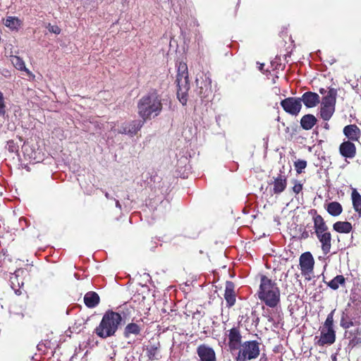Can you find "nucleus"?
I'll use <instances>...</instances> for the list:
<instances>
[{
  "label": "nucleus",
  "mask_w": 361,
  "mask_h": 361,
  "mask_svg": "<svg viewBox=\"0 0 361 361\" xmlns=\"http://www.w3.org/2000/svg\"><path fill=\"white\" fill-rule=\"evenodd\" d=\"M288 184V176L281 169L280 173L276 177H273V181L269 185L273 186L272 192L275 195H279L285 191Z\"/></svg>",
  "instance_id": "obj_14"
},
{
  "label": "nucleus",
  "mask_w": 361,
  "mask_h": 361,
  "mask_svg": "<svg viewBox=\"0 0 361 361\" xmlns=\"http://www.w3.org/2000/svg\"><path fill=\"white\" fill-rule=\"evenodd\" d=\"M309 214L312 217V221L314 224V233L316 236H319V235H322V233L327 234L328 233L331 232L326 221L322 217V216L317 212L316 209H310Z\"/></svg>",
  "instance_id": "obj_10"
},
{
  "label": "nucleus",
  "mask_w": 361,
  "mask_h": 361,
  "mask_svg": "<svg viewBox=\"0 0 361 361\" xmlns=\"http://www.w3.org/2000/svg\"><path fill=\"white\" fill-rule=\"evenodd\" d=\"M299 265L302 275L310 280V274L313 273L314 267V259L310 252H303L300 256Z\"/></svg>",
  "instance_id": "obj_8"
},
{
  "label": "nucleus",
  "mask_w": 361,
  "mask_h": 361,
  "mask_svg": "<svg viewBox=\"0 0 361 361\" xmlns=\"http://www.w3.org/2000/svg\"><path fill=\"white\" fill-rule=\"evenodd\" d=\"M361 324V310L348 305L341 313L340 326L345 330Z\"/></svg>",
  "instance_id": "obj_7"
},
{
  "label": "nucleus",
  "mask_w": 361,
  "mask_h": 361,
  "mask_svg": "<svg viewBox=\"0 0 361 361\" xmlns=\"http://www.w3.org/2000/svg\"><path fill=\"white\" fill-rule=\"evenodd\" d=\"M142 328L136 323L128 324L123 330V336L128 338L131 335L138 336L140 334Z\"/></svg>",
  "instance_id": "obj_31"
},
{
  "label": "nucleus",
  "mask_w": 361,
  "mask_h": 361,
  "mask_svg": "<svg viewBox=\"0 0 361 361\" xmlns=\"http://www.w3.org/2000/svg\"><path fill=\"white\" fill-rule=\"evenodd\" d=\"M293 183L294 185L292 188V190L295 195H298L302 190V184L297 180H294Z\"/></svg>",
  "instance_id": "obj_37"
},
{
  "label": "nucleus",
  "mask_w": 361,
  "mask_h": 361,
  "mask_svg": "<svg viewBox=\"0 0 361 361\" xmlns=\"http://www.w3.org/2000/svg\"><path fill=\"white\" fill-rule=\"evenodd\" d=\"M317 123V118L310 114L304 115L300 119V126L305 130H311Z\"/></svg>",
  "instance_id": "obj_27"
},
{
  "label": "nucleus",
  "mask_w": 361,
  "mask_h": 361,
  "mask_svg": "<svg viewBox=\"0 0 361 361\" xmlns=\"http://www.w3.org/2000/svg\"><path fill=\"white\" fill-rule=\"evenodd\" d=\"M337 97V90L333 87H329L327 94L322 99V105L336 106Z\"/></svg>",
  "instance_id": "obj_24"
},
{
  "label": "nucleus",
  "mask_w": 361,
  "mask_h": 361,
  "mask_svg": "<svg viewBox=\"0 0 361 361\" xmlns=\"http://www.w3.org/2000/svg\"><path fill=\"white\" fill-rule=\"evenodd\" d=\"M338 150L340 154L345 159H353L357 153L356 146L350 140H344L339 145Z\"/></svg>",
  "instance_id": "obj_16"
},
{
  "label": "nucleus",
  "mask_w": 361,
  "mask_h": 361,
  "mask_svg": "<svg viewBox=\"0 0 361 361\" xmlns=\"http://www.w3.org/2000/svg\"><path fill=\"white\" fill-rule=\"evenodd\" d=\"M161 111V96L156 89L142 97L137 102V113L144 121L150 119L153 114L157 116Z\"/></svg>",
  "instance_id": "obj_2"
},
{
  "label": "nucleus",
  "mask_w": 361,
  "mask_h": 361,
  "mask_svg": "<svg viewBox=\"0 0 361 361\" xmlns=\"http://www.w3.org/2000/svg\"><path fill=\"white\" fill-rule=\"evenodd\" d=\"M235 286L232 281H227L226 282V289L224 293V298L226 302L228 307H233L236 301V295L234 291Z\"/></svg>",
  "instance_id": "obj_22"
},
{
  "label": "nucleus",
  "mask_w": 361,
  "mask_h": 361,
  "mask_svg": "<svg viewBox=\"0 0 361 361\" xmlns=\"http://www.w3.org/2000/svg\"><path fill=\"white\" fill-rule=\"evenodd\" d=\"M261 343L257 341H246L240 346L235 361H247L257 358Z\"/></svg>",
  "instance_id": "obj_6"
},
{
  "label": "nucleus",
  "mask_w": 361,
  "mask_h": 361,
  "mask_svg": "<svg viewBox=\"0 0 361 361\" xmlns=\"http://www.w3.org/2000/svg\"><path fill=\"white\" fill-rule=\"evenodd\" d=\"M122 322V317L118 312L107 310L95 329L94 333L101 338H106L115 335Z\"/></svg>",
  "instance_id": "obj_3"
},
{
  "label": "nucleus",
  "mask_w": 361,
  "mask_h": 361,
  "mask_svg": "<svg viewBox=\"0 0 361 361\" xmlns=\"http://www.w3.org/2000/svg\"><path fill=\"white\" fill-rule=\"evenodd\" d=\"M257 295L258 299L269 307L274 308L280 305V289L274 281L265 275H260V283Z\"/></svg>",
  "instance_id": "obj_1"
},
{
  "label": "nucleus",
  "mask_w": 361,
  "mask_h": 361,
  "mask_svg": "<svg viewBox=\"0 0 361 361\" xmlns=\"http://www.w3.org/2000/svg\"><path fill=\"white\" fill-rule=\"evenodd\" d=\"M324 128L325 129L328 130V129L329 128V125L327 123H326L324 124Z\"/></svg>",
  "instance_id": "obj_42"
},
{
  "label": "nucleus",
  "mask_w": 361,
  "mask_h": 361,
  "mask_svg": "<svg viewBox=\"0 0 361 361\" xmlns=\"http://www.w3.org/2000/svg\"><path fill=\"white\" fill-rule=\"evenodd\" d=\"M105 197H106V198H109V193H108V192H106V193H105Z\"/></svg>",
  "instance_id": "obj_43"
},
{
  "label": "nucleus",
  "mask_w": 361,
  "mask_h": 361,
  "mask_svg": "<svg viewBox=\"0 0 361 361\" xmlns=\"http://www.w3.org/2000/svg\"><path fill=\"white\" fill-rule=\"evenodd\" d=\"M4 24L11 31H18L23 26V21L16 16H7Z\"/></svg>",
  "instance_id": "obj_26"
},
{
  "label": "nucleus",
  "mask_w": 361,
  "mask_h": 361,
  "mask_svg": "<svg viewBox=\"0 0 361 361\" xmlns=\"http://www.w3.org/2000/svg\"><path fill=\"white\" fill-rule=\"evenodd\" d=\"M49 30V32L55 34H59L61 32V29L57 25L50 26Z\"/></svg>",
  "instance_id": "obj_39"
},
{
  "label": "nucleus",
  "mask_w": 361,
  "mask_h": 361,
  "mask_svg": "<svg viewBox=\"0 0 361 361\" xmlns=\"http://www.w3.org/2000/svg\"><path fill=\"white\" fill-rule=\"evenodd\" d=\"M27 275V271L23 269H17L10 276L11 287L16 295H20L21 288L25 283V277Z\"/></svg>",
  "instance_id": "obj_11"
},
{
  "label": "nucleus",
  "mask_w": 361,
  "mask_h": 361,
  "mask_svg": "<svg viewBox=\"0 0 361 361\" xmlns=\"http://www.w3.org/2000/svg\"><path fill=\"white\" fill-rule=\"evenodd\" d=\"M336 310L328 314L326 320L320 327V336H315V345L318 346L331 345L334 344L336 338V333L334 325V314Z\"/></svg>",
  "instance_id": "obj_4"
},
{
  "label": "nucleus",
  "mask_w": 361,
  "mask_h": 361,
  "mask_svg": "<svg viewBox=\"0 0 361 361\" xmlns=\"http://www.w3.org/2000/svg\"><path fill=\"white\" fill-rule=\"evenodd\" d=\"M145 121L141 120H134L128 123H123L118 130L119 133L128 134L130 136H133L137 133V132L143 126Z\"/></svg>",
  "instance_id": "obj_15"
},
{
  "label": "nucleus",
  "mask_w": 361,
  "mask_h": 361,
  "mask_svg": "<svg viewBox=\"0 0 361 361\" xmlns=\"http://www.w3.org/2000/svg\"><path fill=\"white\" fill-rule=\"evenodd\" d=\"M351 200L355 212L361 218V195L355 188L352 190Z\"/></svg>",
  "instance_id": "obj_30"
},
{
  "label": "nucleus",
  "mask_w": 361,
  "mask_h": 361,
  "mask_svg": "<svg viewBox=\"0 0 361 361\" xmlns=\"http://www.w3.org/2000/svg\"><path fill=\"white\" fill-rule=\"evenodd\" d=\"M343 133L347 140L359 142L361 137V130L356 124L345 126L343 129Z\"/></svg>",
  "instance_id": "obj_18"
},
{
  "label": "nucleus",
  "mask_w": 361,
  "mask_h": 361,
  "mask_svg": "<svg viewBox=\"0 0 361 361\" xmlns=\"http://www.w3.org/2000/svg\"><path fill=\"white\" fill-rule=\"evenodd\" d=\"M300 98L307 108H314L320 103L319 95L311 91L305 92Z\"/></svg>",
  "instance_id": "obj_19"
},
{
  "label": "nucleus",
  "mask_w": 361,
  "mask_h": 361,
  "mask_svg": "<svg viewBox=\"0 0 361 361\" xmlns=\"http://www.w3.org/2000/svg\"><path fill=\"white\" fill-rule=\"evenodd\" d=\"M99 296L96 292L89 291L84 296L85 305L89 308L95 307L99 305Z\"/></svg>",
  "instance_id": "obj_25"
},
{
  "label": "nucleus",
  "mask_w": 361,
  "mask_h": 361,
  "mask_svg": "<svg viewBox=\"0 0 361 361\" xmlns=\"http://www.w3.org/2000/svg\"><path fill=\"white\" fill-rule=\"evenodd\" d=\"M310 236L309 233L307 231H303L301 234V238L307 239Z\"/></svg>",
  "instance_id": "obj_40"
},
{
  "label": "nucleus",
  "mask_w": 361,
  "mask_h": 361,
  "mask_svg": "<svg viewBox=\"0 0 361 361\" xmlns=\"http://www.w3.org/2000/svg\"><path fill=\"white\" fill-rule=\"evenodd\" d=\"M160 348L161 344L159 341H149V343L145 348L146 355L149 361H153L160 358Z\"/></svg>",
  "instance_id": "obj_20"
},
{
  "label": "nucleus",
  "mask_w": 361,
  "mask_h": 361,
  "mask_svg": "<svg viewBox=\"0 0 361 361\" xmlns=\"http://www.w3.org/2000/svg\"><path fill=\"white\" fill-rule=\"evenodd\" d=\"M198 87L197 94L202 99H209L212 93L211 80L207 78L204 82H201L200 85L198 80H196Z\"/></svg>",
  "instance_id": "obj_21"
},
{
  "label": "nucleus",
  "mask_w": 361,
  "mask_h": 361,
  "mask_svg": "<svg viewBox=\"0 0 361 361\" xmlns=\"http://www.w3.org/2000/svg\"><path fill=\"white\" fill-rule=\"evenodd\" d=\"M344 336L348 340L350 348H353L361 344V327L358 326L351 330L346 329Z\"/></svg>",
  "instance_id": "obj_17"
},
{
  "label": "nucleus",
  "mask_w": 361,
  "mask_h": 361,
  "mask_svg": "<svg viewBox=\"0 0 361 361\" xmlns=\"http://www.w3.org/2000/svg\"><path fill=\"white\" fill-rule=\"evenodd\" d=\"M319 92L321 94L325 95L327 94L328 90H325L324 88H320Z\"/></svg>",
  "instance_id": "obj_41"
},
{
  "label": "nucleus",
  "mask_w": 361,
  "mask_h": 361,
  "mask_svg": "<svg viewBox=\"0 0 361 361\" xmlns=\"http://www.w3.org/2000/svg\"><path fill=\"white\" fill-rule=\"evenodd\" d=\"M324 281L331 289L336 290L339 286H345L346 279L343 275H337L329 282Z\"/></svg>",
  "instance_id": "obj_32"
},
{
  "label": "nucleus",
  "mask_w": 361,
  "mask_h": 361,
  "mask_svg": "<svg viewBox=\"0 0 361 361\" xmlns=\"http://www.w3.org/2000/svg\"><path fill=\"white\" fill-rule=\"evenodd\" d=\"M185 63L180 64L178 68V73L176 75V82L177 83V97L183 105L188 102V92L190 89L188 74Z\"/></svg>",
  "instance_id": "obj_5"
},
{
  "label": "nucleus",
  "mask_w": 361,
  "mask_h": 361,
  "mask_svg": "<svg viewBox=\"0 0 361 361\" xmlns=\"http://www.w3.org/2000/svg\"><path fill=\"white\" fill-rule=\"evenodd\" d=\"M335 111V106L322 105L320 109V116L324 121H329Z\"/></svg>",
  "instance_id": "obj_33"
},
{
  "label": "nucleus",
  "mask_w": 361,
  "mask_h": 361,
  "mask_svg": "<svg viewBox=\"0 0 361 361\" xmlns=\"http://www.w3.org/2000/svg\"><path fill=\"white\" fill-rule=\"evenodd\" d=\"M307 161L302 159H298L294 162V166L297 173L300 174L307 167Z\"/></svg>",
  "instance_id": "obj_36"
},
{
  "label": "nucleus",
  "mask_w": 361,
  "mask_h": 361,
  "mask_svg": "<svg viewBox=\"0 0 361 361\" xmlns=\"http://www.w3.org/2000/svg\"><path fill=\"white\" fill-rule=\"evenodd\" d=\"M325 209L329 215L338 216L343 212V207L338 202L334 201L325 205Z\"/></svg>",
  "instance_id": "obj_29"
},
{
  "label": "nucleus",
  "mask_w": 361,
  "mask_h": 361,
  "mask_svg": "<svg viewBox=\"0 0 361 361\" xmlns=\"http://www.w3.org/2000/svg\"><path fill=\"white\" fill-rule=\"evenodd\" d=\"M6 147L10 153L18 154L19 146L14 140H8Z\"/></svg>",
  "instance_id": "obj_35"
},
{
  "label": "nucleus",
  "mask_w": 361,
  "mask_h": 361,
  "mask_svg": "<svg viewBox=\"0 0 361 361\" xmlns=\"http://www.w3.org/2000/svg\"><path fill=\"white\" fill-rule=\"evenodd\" d=\"M300 99V97H289L281 100L280 104L285 112L297 116L302 109V103Z\"/></svg>",
  "instance_id": "obj_9"
},
{
  "label": "nucleus",
  "mask_w": 361,
  "mask_h": 361,
  "mask_svg": "<svg viewBox=\"0 0 361 361\" xmlns=\"http://www.w3.org/2000/svg\"><path fill=\"white\" fill-rule=\"evenodd\" d=\"M333 230L339 233H349L353 231V226L350 222L338 221L332 226Z\"/></svg>",
  "instance_id": "obj_28"
},
{
  "label": "nucleus",
  "mask_w": 361,
  "mask_h": 361,
  "mask_svg": "<svg viewBox=\"0 0 361 361\" xmlns=\"http://www.w3.org/2000/svg\"><path fill=\"white\" fill-rule=\"evenodd\" d=\"M228 346L231 351L239 349L242 345V335L240 327L234 326L228 331Z\"/></svg>",
  "instance_id": "obj_12"
},
{
  "label": "nucleus",
  "mask_w": 361,
  "mask_h": 361,
  "mask_svg": "<svg viewBox=\"0 0 361 361\" xmlns=\"http://www.w3.org/2000/svg\"><path fill=\"white\" fill-rule=\"evenodd\" d=\"M199 361H217L214 349L206 343L199 345L196 349Z\"/></svg>",
  "instance_id": "obj_13"
},
{
  "label": "nucleus",
  "mask_w": 361,
  "mask_h": 361,
  "mask_svg": "<svg viewBox=\"0 0 361 361\" xmlns=\"http://www.w3.org/2000/svg\"><path fill=\"white\" fill-rule=\"evenodd\" d=\"M318 241L321 244V249L324 255H327L330 252L332 245V235L331 232L327 234L322 233L316 236Z\"/></svg>",
  "instance_id": "obj_23"
},
{
  "label": "nucleus",
  "mask_w": 361,
  "mask_h": 361,
  "mask_svg": "<svg viewBox=\"0 0 361 361\" xmlns=\"http://www.w3.org/2000/svg\"><path fill=\"white\" fill-rule=\"evenodd\" d=\"M12 64L14 67L19 71H24L27 73H30L28 69L26 68L24 61L18 56H12L11 59Z\"/></svg>",
  "instance_id": "obj_34"
},
{
  "label": "nucleus",
  "mask_w": 361,
  "mask_h": 361,
  "mask_svg": "<svg viewBox=\"0 0 361 361\" xmlns=\"http://www.w3.org/2000/svg\"><path fill=\"white\" fill-rule=\"evenodd\" d=\"M5 114V104L3 94L0 92V114L4 115Z\"/></svg>",
  "instance_id": "obj_38"
}]
</instances>
